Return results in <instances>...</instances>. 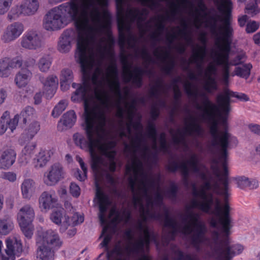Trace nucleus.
I'll return each instance as SVG.
<instances>
[{"label": "nucleus", "instance_id": "26", "mask_svg": "<svg viewBox=\"0 0 260 260\" xmlns=\"http://www.w3.org/2000/svg\"><path fill=\"white\" fill-rule=\"evenodd\" d=\"M43 84L44 89L46 91L47 98H52L56 92L58 85V79L56 76L51 75L45 79H40Z\"/></svg>", "mask_w": 260, "mask_h": 260}, {"label": "nucleus", "instance_id": "18", "mask_svg": "<svg viewBox=\"0 0 260 260\" xmlns=\"http://www.w3.org/2000/svg\"><path fill=\"white\" fill-rule=\"evenodd\" d=\"M63 174L61 165L54 164L51 167L48 172L44 174V183L48 186L54 185L63 177Z\"/></svg>", "mask_w": 260, "mask_h": 260}, {"label": "nucleus", "instance_id": "20", "mask_svg": "<svg viewBox=\"0 0 260 260\" xmlns=\"http://www.w3.org/2000/svg\"><path fill=\"white\" fill-rule=\"evenodd\" d=\"M107 74L113 78L110 82V90L114 92L120 99L122 98L120 91V85L118 77V69L115 61L112 62L107 69Z\"/></svg>", "mask_w": 260, "mask_h": 260}, {"label": "nucleus", "instance_id": "58", "mask_svg": "<svg viewBox=\"0 0 260 260\" xmlns=\"http://www.w3.org/2000/svg\"><path fill=\"white\" fill-rule=\"evenodd\" d=\"M187 162L190 166L192 172L194 173L199 172L200 168L199 167V159L196 154H192L190 159L187 161Z\"/></svg>", "mask_w": 260, "mask_h": 260}, {"label": "nucleus", "instance_id": "14", "mask_svg": "<svg viewBox=\"0 0 260 260\" xmlns=\"http://www.w3.org/2000/svg\"><path fill=\"white\" fill-rule=\"evenodd\" d=\"M22 244L20 240H6V249L0 254V260H15L16 256H19L22 252Z\"/></svg>", "mask_w": 260, "mask_h": 260}, {"label": "nucleus", "instance_id": "49", "mask_svg": "<svg viewBox=\"0 0 260 260\" xmlns=\"http://www.w3.org/2000/svg\"><path fill=\"white\" fill-rule=\"evenodd\" d=\"M21 15L23 12L20 6H16L11 8L8 14L7 18L10 21L16 20Z\"/></svg>", "mask_w": 260, "mask_h": 260}, {"label": "nucleus", "instance_id": "24", "mask_svg": "<svg viewBox=\"0 0 260 260\" xmlns=\"http://www.w3.org/2000/svg\"><path fill=\"white\" fill-rule=\"evenodd\" d=\"M77 116L74 110H70L64 113L57 124L59 131H63L64 128L72 127L76 122Z\"/></svg>", "mask_w": 260, "mask_h": 260}, {"label": "nucleus", "instance_id": "38", "mask_svg": "<svg viewBox=\"0 0 260 260\" xmlns=\"http://www.w3.org/2000/svg\"><path fill=\"white\" fill-rule=\"evenodd\" d=\"M164 215V226L165 227L172 228L173 230L171 232V234L174 235L177 232V222L176 220L170 216L168 209L165 211Z\"/></svg>", "mask_w": 260, "mask_h": 260}, {"label": "nucleus", "instance_id": "42", "mask_svg": "<svg viewBox=\"0 0 260 260\" xmlns=\"http://www.w3.org/2000/svg\"><path fill=\"white\" fill-rule=\"evenodd\" d=\"M118 29L119 31L118 44L120 47H123L125 43V36L123 31L126 29H128L126 24L122 21L118 20Z\"/></svg>", "mask_w": 260, "mask_h": 260}, {"label": "nucleus", "instance_id": "8", "mask_svg": "<svg viewBox=\"0 0 260 260\" xmlns=\"http://www.w3.org/2000/svg\"><path fill=\"white\" fill-rule=\"evenodd\" d=\"M121 61L123 65V79L125 82H132V84L137 88H140L143 85V76L146 74L151 75L152 72L151 70H145L140 67H135L132 72L129 69L131 65L128 62L125 55L121 56Z\"/></svg>", "mask_w": 260, "mask_h": 260}, {"label": "nucleus", "instance_id": "7", "mask_svg": "<svg viewBox=\"0 0 260 260\" xmlns=\"http://www.w3.org/2000/svg\"><path fill=\"white\" fill-rule=\"evenodd\" d=\"M61 245L62 242L56 232L51 230L47 231L43 235L42 244L37 249V260H53V249H57Z\"/></svg>", "mask_w": 260, "mask_h": 260}, {"label": "nucleus", "instance_id": "11", "mask_svg": "<svg viewBox=\"0 0 260 260\" xmlns=\"http://www.w3.org/2000/svg\"><path fill=\"white\" fill-rule=\"evenodd\" d=\"M189 120L190 122L184 128L183 132L178 129L177 131V135L173 136V140L175 144H182L187 147L184 134L191 135L196 134L198 136H201L203 134V129L201 125L197 122L196 118L193 116H190Z\"/></svg>", "mask_w": 260, "mask_h": 260}, {"label": "nucleus", "instance_id": "28", "mask_svg": "<svg viewBox=\"0 0 260 260\" xmlns=\"http://www.w3.org/2000/svg\"><path fill=\"white\" fill-rule=\"evenodd\" d=\"M16 153L13 149H8L3 152L0 158V167L8 169L13 165L16 160Z\"/></svg>", "mask_w": 260, "mask_h": 260}, {"label": "nucleus", "instance_id": "47", "mask_svg": "<svg viewBox=\"0 0 260 260\" xmlns=\"http://www.w3.org/2000/svg\"><path fill=\"white\" fill-rule=\"evenodd\" d=\"M181 82V78L178 77L174 79L172 82V85L173 86V92H174V99L176 103H179L180 101L182 93L180 90V88L177 84L178 83Z\"/></svg>", "mask_w": 260, "mask_h": 260}, {"label": "nucleus", "instance_id": "6", "mask_svg": "<svg viewBox=\"0 0 260 260\" xmlns=\"http://www.w3.org/2000/svg\"><path fill=\"white\" fill-rule=\"evenodd\" d=\"M88 43L87 39L82 36H79L77 43V52L76 56H78L79 61L81 64V71L83 73L82 83L77 88L76 91L72 94L71 100L74 102H81L83 101L85 105L84 117L85 118V109H93L96 113L94 108H91L87 105L88 100V92L90 89V77L87 73L89 67V60L87 55Z\"/></svg>", "mask_w": 260, "mask_h": 260}, {"label": "nucleus", "instance_id": "19", "mask_svg": "<svg viewBox=\"0 0 260 260\" xmlns=\"http://www.w3.org/2000/svg\"><path fill=\"white\" fill-rule=\"evenodd\" d=\"M24 31L23 24L19 22H14L7 27V29L2 37V39L5 43H9L18 38Z\"/></svg>", "mask_w": 260, "mask_h": 260}, {"label": "nucleus", "instance_id": "57", "mask_svg": "<svg viewBox=\"0 0 260 260\" xmlns=\"http://www.w3.org/2000/svg\"><path fill=\"white\" fill-rule=\"evenodd\" d=\"M109 226L108 225L104 226L103 228L102 235L101 236H104V238L103 241L101 243L100 245L102 247H105L107 249L108 248V244L112 238L111 235L106 234L109 229Z\"/></svg>", "mask_w": 260, "mask_h": 260}, {"label": "nucleus", "instance_id": "60", "mask_svg": "<svg viewBox=\"0 0 260 260\" xmlns=\"http://www.w3.org/2000/svg\"><path fill=\"white\" fill-rule=\"evenodd\" d=\"M162 87V80L158 79L155 81V85L150 88L149 95L151 97H156L158 94L159 90Z\"/></svg>", "mask_w": 260, "mask_h": 260}, {"label": "nucleus", "instance_id": "2", "mask_svg": "<svg viewBox=\"0 0 260 260\" xmlns=\"http://www.w3.org/2000/svg\"><path fill=\"white\" fill-rule=\"evenodd\" d=\"M92 6L91 0H86L81 5L82 12L79 16V6L77 3L70 1L63 3L57 7L49 11L44 18L43 26L48 31H55L64 26L62 15H69L75 21L76 26L78 31V40L79 36L84 37L82 33L91 31L92 29L89 25L87 10Z\"/></svg>", "mask_w": 260, "mask_h": 260}, {"label": "nucleus", "instance_id": "13", "mask_svg": "<svg viewBox=\"0 0 260 260\" xmlns=\"http://www.w3.org/2000/svg\"><path fill=\"white\" fill-rule=\"evenodd\" d=\"M199 40L203 45H197L196 48L192 49V55L191 57L190 62L196 63L198 69L202 71V63L204 61L207 53V39L206 34L205 32L201 33Z\"/></svg>", "mask_w": 260, "mask_h": 260}, {"label": "nucleus", "instance_id": "46", "mask_svg": "<svg viewBox=\"0 0 260 260\" xmlns=\"http://www.w3.org/2000/svg\"><path fill=\"white\" fill-rule=\"evenodd\" d=\"M182 25V29H179L176 34L178 36L183 37L187 45H190L193 43V40L190 34L187 31V25L185 20L183 21Z\"/></svg>", "mask_w": 260, "mask_h": 260}, {"label": "nucleus", "instance_id": "53", "mask_svg": "<svg viewBox=\"0 0 260 260\" xmlns=\"http://www.w3.org/2000/svg\"><path fill=\"white\" fill-rule=\"evenodd\" d=\"M157 135V129L154 123H149L147 127V136L148 137L154 140L155 142ZM153 149L156 148V144L155 142L153 145Z\"/></svg>", "mask_w": 260, "mask_h": 260}, {"label": "nucleus", "instance_id": "41", "mask_svg": "<svg viewBox=\"0 0 260 260\" xmlns=\"http://www.w3.org/2000/svg\"><path fill=\"white\" fill-rule=\"evenodd\" d=\"M35 113V109L30 106L26 107L19 115L20 120L25 124L27 120H30Z\"/></svg>", "mask_w": 260, "mask_h": 260}, {"label": "nucleus", "instance_id": "1", "mask_svg": "<svg viewBox=\"0 0 260 260\" xmlns=\"http://www.w3.org/2000/svg\"><path fill=\"white\" fill-rule=\"evenodd\" d=\"M185 92L189 97L197 98L198 96L202 98V105L195 102L194 106L196 109L203 112L201 117L204 120H207L212 122L210 127V134L211 136V145L212 147L218 150V158L214 160L216 164L221 163L223 169L222 176L219 177L220 174L218 168H216L217 172V176L219 177V181L222 185V187L218 183L213 184V187L217 194L224 197L225 203L223 206L228 203L229 196V179L228 168V148L229 145L230 134L226 130L219 131L217 127V123L215 120L216 112L218 110L217 106L212 103L208 96L204 93L198 94V89L195 85L190 82H185L183 85Z\"/></svg>", "mask_w": 260, "mask_h": 260}, {"label": "nucleus", "instance_id": "36", "mask_svg": "<svg viewBox=\"0 0 260 260\" xmlns=\"http://www.w3.org/2000/svg\"><path fill=\"white\" fill-rule=\"evenodd\" d=\"M21 191L24 198L27 199L31 196L35 189V183L31 179H25L21 184Z\"/></svg>", "mask_w": 260, "mask_h": 260}, {"label": "nucleus", "instance_id": "9", "mask_svg": "<svg viewBox=\"0 0 260 260\" xmlns=\"http://www.w3.org/2000/svg\"><path fill=\"white\" fill-rule=\"evenodd\" d=\"M187 217L189 218L191 224L185 225L183 229L184 234H189L192 230L191 225L196 228V233L191 237V243L196 248H198L203 241L206 232L205 225L199 220V215L197 213H189Z\"/></svg>", "mask_w": 260, "mask_h": 260}, {"label": "nucleus", "instance_id": "30", "mask_svg": "<svg viewBox=\"0 0 260 260\" xmlns=\"http://www.w3.org/2000/svg\"><path fill=\"white\" fill-rule=\"evenodd\" d=\"M20 6L23 15L30 16L37 11L39 3L38 0H23Z\"/></svg>", "mask_w": 260, "mask_h": 260}, {"label": "nucleus", "instance_id": "48", "mask_svg": "<svg viewBox=\"0 0 260 260\" xmlns=\"http://www.w3.org/2000/svg\"><path fill=\"white\" fill-rule=\"evenodd\" d=\"M8 63L6 57L0 59V77L2 78L8 77L11 72L10 71Z\"/></svg>", "mask_w": 260, "mask_h": 260}, {"label": "nucleus", "instance_id": "16", "mask_svg": "<svg viewBox=\"0 0 260 260\" xmlns=\"http://www.w3.org/2000/svg\"><path fill=\"white\" fill-rule=\"evenodd\" d=\"M144 234L143 239L133 243L131 247H125V250L128 254L137 253L139 251L143 250L145 245L149 246L151 240H155V236L149 232L148 227H146L144 229Z\"/></svg>", "mask_w": 260, "mask_h": 260}, {"label": "nucleus", "instance_id": "10", "mask_svg": "<svg viewBox=\"0 0 260 260\" xmlns=\"http://www.w3.org/2000/svg\"><path fill=\"white\" fill-rule=\"evenodd\" d=\"M35 217L34 209L26 205L21 208L17 214V220L24 235L30 239L33 235L34 226L32 222Z\"/></svg>", "mask_w": 260, "mask_h": 260}, {"label": "nucleus", "instance_id": "5", "mask_svg": "<svg viewBox=\"0 0 260 260\" xmlns=\"http://www.w3.org/2000/svg\"><path fill=\"white\" fill-rule=\"evenodd\" d=\"M213 213L217 217V219L214 218L210 219L211 226L216 228L219 224L221 226V233L225 237L224 239L219 241V246L216 248L215 252L216 254H220V256H230L233 258L236 255L241 254L244 247L240 244L230 245L229 236L232 225L229 204L226 203L223 206H221L219 201L217 200Z\"/></svg>", "mask_w": 260, "mask_h": 260}, {"label": "nucleus", "instance_id": "17", "mask_svg": "<svg viewBox=\"0 0 260 260\" xmlns=\"http://www.w3.org/2000/svg\"><path fill=\"white\" fill-rule=\"evenodd\" d=\"M92 20L97 23L103 29H110L111 23V16L109 12L104 10L101 14L97 8L94 9L90 14Z\"/></svg>", "mask_w": 260, "mask_h": 260}, {"label": "nucleus", "instance_id": "32", "mask_svg": "<svg viewBox=\"0 0 260 260\" xmlns=\"http://www.w3.org/2000/svg\"><path fill=\"white\" fill-rule=\"evenodd\" d=\"M31 75L32 73L29 70L23 68L16 75L15 82L19 88L25 87L30 80Z\"/></svg>", "mask_w": 260, "mask_h": 260}, {"label": "nucleus", "instance_id": "12", "mask_svg": "<svg viewBox=\"0 0 260 260\" xmlns=\"http://www.w3.org/2000/svg\"><path fill=\"white\" fill-rule=\"evenodd\" d=\"M193 194L194 196H199L204 200L203 202L193 200L191 202L190 208H198L204 212L208 213L211 208L213 203V195L211 193L207 194L203 189L198 191L195 185L193 186Z\"/></svg>", "mask_w": 260, "mask_h": 260}, {"label": "nucleus", "instance_id": "55", "mask_svg": "<svg viewBox=\"0 0 260 260\" xmlns=\"http://www.w3.org/2000/svg\"><path fill=\"white\" fill-rule=\"evenodd\" d=\"M6 59L11 72L12 69L19 68L22 64V59L20 56H16L13 58L6 57Z\"/></svg>", "mask_w": 260, "mask_h": 260}, {"label": "nucleus", "instance_id": "62", "mask_svg": "<svg viewBox=\"0 0 260 260\" xmlns=\"http://www.w3.org/2000/svg\"><path fill=\"white\" fill-rule=\"evenodd\" d=\"M10 117V112L8 111H5L3 114L0 119V136L3 135L7 129L6 125V119H8Z\"/></svg>", "mask_w": 260, "mask_h": 260}, {"label": "nucleus", "instance_id": "45", "mask_svg": "<svg viewBox=\"0 0 260 260\" xmlns=\"http://www.w3.org/2000/svg\"><path fill=\"white\" fill-rule=\"evenodd\" d=\"M36 147V144L26 145L22 150V159H24L26 163L30 160Z\"/></svg>", "mask_w": 260, "mask_h": 260}, {"label": "nucleus", "instance_id": "39", "mask_svg": "<svg viewBox=\"0 0 260 260\" xmlns=\"http://www.w3.org/2000/svg\"><path fill=\"white\" fill-rule=\"evenodd\" d=\"M252 67L250 63L244 64L242 67H236L235 69V75L247 79L249 77Z\"/></svg>", "mask_w": 260, "mask_h": 260}, {"label": "nucleus", "instance_id": "59", "mask_svg": "<svg viewBox=\"0 0 260 260\" xmlns=\"http://www.w3.org/2000/svg\"><path fill=\"white\" fill-rule=\"evenodd\" d=\"M80 166L83 173L82 174L81 171L79 169H77L74 173V176L78 180L83 181L87 178V168L85 163L82 164Z\"/></svg>", "mask_w": 260, "mask_h": 260}, {"label": "nucleus", "instance_id": "40", "mask_svg": "<svg viewBox=\"0 0 260 260\" xmlns=\"http://www.w3.org/2000/svg\"><path fill=\"white\" fill-rule=\"evenodd\" d=\"M46 153L45 151L41 150L37 155L36 158L34 159L36 168H42L46 165L50 157Z\"/></svg>", "mask_w": 260, "mask_h": 260}, {"label": "nucleus", "instance_id": "25", "mask_svg": "<svg viewBox=\"0 0 260 260\" xmlns=\"http://www.w3.org/2000/svg\"><path fill=\"white\" fill-rule=\"evenodd\" d=\"M154 54L163 62L168 59L165 66L162 68V71L166 74L170 75L173 71L175 66V61L170 56V53L166 51H162V53H159L158 49H157L154 51Z\"/></svg>", "mask_w": 260, "mask_h": 260}, {"label": "nucleus", "instance_id": "3", "mask_svg": "<svg viewBox=\"0 0 260 260\" xmlns=\"http://www.w3.org/2000/svg\"><path fill=\"white\" fill-rule=\"evenodd\" d=\"M216 5L222 15V18L218 16L222 24L219 28L220 36L215 43L219 52L216 53L215 61L217 64L223 66V80L228 82L230 77L229 59L234 35L232 26L233 4L231 0H217Z\"/></svg>", "mask_w": 260, "mask_h": 260}, {"label": "nucleus", "instance_id": "56", "mask_svg": "<svg viewBox=\"0 0 260 260\" xmlns=\"http://www.w3.org/2000/svg\"><path fill=\"white\" fill-rule=\"evenodd\" d=\"M64 213V210L63 208L54 211L51 214L50 218L54 223L59 224L61 223Z\"/></svg>", "mask_w": 260, "mask_h": 260}, {"label": "nucleus", "instance_id": "34", "mask_svg": "<svg viewBox=\"0 0 260 260\" xmlns=\"http://www.w3.org/2000/svg\"><path fill=\"white\" fill-rule=\"evenodd\" d=\"M235 180L237 181L238 186L241 189H253L258 186V181L254 179L249 180L245 176H240L236 177Z\"/></svg>", "mask_w": 260, "mask_h": 260}, {"label": "nucleus", "instance_id": "44", "mask_svg": "<svg viewBox=\"0 0 260 260\" xmlns=\"http://www.w3.org/2000/svg\"><path fill=\"white\" fill-rule=\"evenodd\" d=\"M75 38V33L73 29H67L62 34L59 42H63V44L71 45V42Z\"/></svg>", "mask_w": 260, "mask_h": 260}, {"label": "nucleus", "instance_id": "43", "mask_svg": "<svg viewBox=\"0 0 260 260\" xmlns=\"http://www.w3.org/2000/svg\"><path fill=\"white\" fill-rule=\"evenodd\" d=\"M74 76L73 72L69 69H64L61 71L60 83L62 87L64 86V82H71L73 80Z\"/></svg>", "mask_w": 260, "mask_h": 260}, {"label": "nucleus", "instance_id": "27", "mask_svg": "<svg viewBox=\"0 0 260 260\" xmlns=\"http://www.w3.org/2000/svg\"><path fill=\"white\" fill-rule=\"evenodd\" d=\"M116 145V142L113 141H110L104 143L101 142L99 146V150L101 154L108 158L109 161H113L115 160L116 152L115 150H109L114 149Z\"/></svg>", "mask_w": 260, "mask_h": 260}, {"label": "nucleus", "instance_id": "52", "mask_svg": "<svg viewBox=\"0 0 260 260\" xmlns=\"http://www.w3.org/2000/svg\"><path fill=\"white\" fill-rule=\"evenodd\" d=\"M148 12L146 9H143L141 11L137 9H129L126 11V16L128 18H135L138 17L139 19H141V16L147 15Z\"/></svg>", "mask_w": 260, "mask_h": 260}, {"label": "nucleus", "instance_id": "23", "mask_svg": "<svg viewBox=\"0 0 260 260\" xmlns=\"http://www.w3.org/2000/svg\"><path fill=\"white\" fill-rule=\"evenodd\" d=\"M167 170L171 173H175L180 170L182 177V181L185 185L188 184L189 169L184 162L179 164L176 161L170 162L167 167Z\"/></svg>", "mask_w": 260, "mask_h": 260}, {"label": "nucleus", "instance_id": "63", "mask_svg": "<svg viewBox=\"0 0 260 260\" xmlns=\"http://www.w3.org/2000/svg\"><path fill=\"white\" fill-rule=\"evenodd\" d=\"M178 191V187L175 183L171 184L169 188L166 192V196L170 199H175Z\"/></svg>", "mask_w": 260, "mask_h": 260}, {"label": "nucleus", "instance_id": "15", "mask_svg": "<svg viewBox=\"0 0 260 260\" xmlns=\"http://www.w3.org/2000/svg\"><path fill=\"white\" fill-rule=\"evenodd\" d=\"M21 45L26 49L36 50L42 46L41 37L36 30L27 31L21 38Z\"/></svg>", "mask_w": 260, "mask_h": 260}, {"label": "nucleus", "instance_id": "29", "mask_svg": "<svg viewBox=\"0 0 260 260\" xmlns=\"http://www.w3.org/2000/svg\"><path fill=\"white\" fill-rule=\"evenodd\" d=\"M40 129V124L38 121H34L29 124L21 134V139L24 141H30Z\"/></svg>", "mask_w": 260, "mask_h": 260}, {"label": "nucleus", "instance_id": "31", "mask_svg": "<svg viewBox=\"0 0 260 260\" xmlns=\"http://www.w3.org/2000/svg\"><path fill=\"white\" fill-rule=\"evenodd\" d=\"M216 101L224 114L228 116L230 111V91L227 90L223 93L218 94L216 97Z\"/></svg>", "mask_w": 260, "mask_h": 260}, {"label": "nucleus", "instance_id": "64", "mask_svg": "<svg viewBox=\"0 0 260 260\" xmlns=\"http://www.w3.org/2000/svg\"><path fill=\"white\" fill-rule=\"evenodd\" d=\"M131 218V213L129 211L124 210L120 216L118 212H117L116 216L114 218V221H121L124 220L125 222L128 221Z\"/></svg>", "mask_w": 260, "mask_h": 260}, {"label": "nucleus", "instance_id": "22", "mask_svg": "<svg viewBox=\"0 0 260 260\" xmlns=\"http://www.w3.org/2000/svg\"><path fill=\"white\" fill-rule=\"evenodd\" d=\"M171 7L172 8V10L170 12V15L167 14L165 16H161L159 17L160 21L159 22L156 24V29L155 32L151 35L150 36L152 40H157L158 37L161 35L162 32L165 29V26L163 24L162 22L166 20H168L170 18V16L174 17L179 12V6L176 5L174 2H172L171 4Z\"/></svg>", "mask_w": 260, "mask_h": 260}, {"label": "nucleus", "instance_id": "54", "mask_svg": "<svg viewBox=\"0 0 260 260\" xmlns=\"http://www.w3.org/2000/svg\"><path fill=\"white\" fill-rule=\"evenodd\" d=\"M51 61L48 56L42 57L39 63L38 67L40 70L43 72H47L50 67Z\"/></svg>", "mask_w": 260, "mask_h": 260}, {"label": "nucleus", "instance_id": "33", "mask_svg": "<svg viewBox=\"0 0 260 260\" xmlns=\"http://www.w3.org/2000/svg\"><path fill=\"white\" fill-rule=\"evenodd\" d=\"M56 202L57 199L46 191L42 193L39 199L40 207L46 210L53 208Z\"/></svg>", "mask_w": 260, "mask_h": 260}, {"label": "nucleus", "instance_id": "4", "mask_svg": "<svg viewBox=\"0 0 260 260\" xmlns=\"http://www.w3.org/2000/svg\"><path fill=\"white\" fill-rule=\"evenodd\" d=\"M96 120L101 125L104 126L106 122L104 113L103 112L96 113L93 109L86 108L84 129L87 140L83 135L79 133L74 134L73 137L74 142L77 146L83 150L88 151L91 159V167L93 171L97 170L99 166L103 163V158L97 154L95 150L96 148L99 150L101 138L99 135L97 138H94Z\"/></svg>", "mask_w": 260, "mask_h": 260}, {"label": "nucleus", "instance_id": "37", "mask_svg": "<svg viewBox=\"0 0 260 260\" xmlns=\"http://www.w3.org/2000/svg\"><path fill=\"white\" fill-rule=\"evenodd\" d=\"M12 221L10 218L7 217L0 220V235H7L13 229Z\"/></svg>", "mask_w": 260, "mask_h": 260}, {"label": "nucleus", "instance_id": "21", "mask_svg": "<svg viewBox=\"0 0 260 260\" xmlns=\"http://www.w3.org/2000/svg\"><path fill=\"white\" fill-rule=\"evenodd\" d=\"M96 197L99 203V218L102 224L106 223L105 213L107 210L108 206L110 204L108 196L99 187L97 186Z\"/></svg>", "mask_w": 260, "mask_h": 260}, {"label": "nucleus", "instance_id": "61", "mask_svg": "<svg viewBox=\"0 0 260 260\" xmlns=\"http://www.w3.org/2000/svg\"><path fill=\"white\" fill-rule=\"evenodd\" d=\"M20 120L19 118V115L16 114L12 119H6V125L8 128H9L11 132H13L14 130L16 129L17 126L18 121Z\"/></svg>", "mask_w": 260, "mask_h": 260}, {"label": "nucleus", "instance_id": "51", "mask_svg": "<svg viewBox=\"0 0 260 260\" xmlns=\"http://www.w3.org/2000/svg\"><path fill=\"white\" fill-rule=\"evenodd\" d=\"M67 103L65 100H61L53 108L51 115L54 118L58 117L66 109Z\"/></svg>", "mask_w": 260, "mask_h": 260}, {"label": "nucleus", "instance_id": "50", "mask_svg": "<svg viewBox=\"0 0 260 260\" xmlns=\"http://www.w3.org/2000/svg\"><path fill=\"white\" fill-rule=\"evenodd\" d=\"M204 89L208 93H212L217 89V84L215 79L211 76L208 77L204 85Z\"/></svg>", "mask_w": 260, "mask_h": 260}, {"label": "nucleus", "instance_id": "35", "mask_svg": "<svg viewBox=\"0 0 260 260\" xmlns=\"http://www.w3.org/2000/svg\"><path fill=\"white\" fill-rule=\"evenodd\" d=\"M136 110V106L135 102H132L131 104L128 105V109H127V115L128 118L130 120L129 123L127 124V129L129 132H131V129L129 127V125H132L134 128L135 130H142V125L140 122V121H138L136 122H133L132 121L134 115V111Z\"/></svg>", "mask_w": 260, "mask_h": 260}]
</instances>
